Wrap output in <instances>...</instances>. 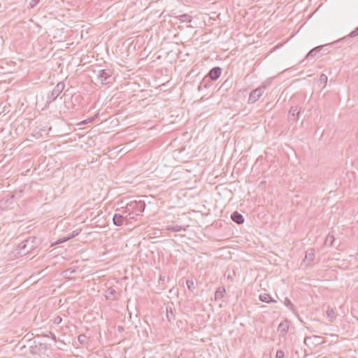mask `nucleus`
Returning a JSON list of instances; mask_svg holds the SVG:
<instances>
[{"mask_svg": "<svg viewBox=\"0 0 358 358\" xmlns=\"http://www.w3.org/2000/svg\"><path fill=\"white\" fill-rule=\"evenodd\" d=\"M266 89V86L262 85L261 87H259L255 90H253L249 96L248 103L249 104L254 103L257 101H258L260 97L262 96L264 90Z\"/></svg>", "mask_w": 358, "mask_h": 358, "instance_id": "nucleus-4", "label": "nucleus"}, {"mask_svg": "<svg viewBox=\"0 0 358 358\" xmlns=\"http://www.w3.org/2000/svg\"><path fill=\"white\" fill-rule=\"evenodd\" d=\"M87 340V336L85 334H80L78 336V341L80 344H84L85 343Z\"/></svg>", "mask_w": 358, "mask_h": 358, "instance_id": "nucleus-24", "label": "nucleus"}, {"mask_svg": "<svg viewBox=\"0 0 358 358\" xmlns=\"http://www.w3.org/2000/svg\"><path fill=\"white\" fill-rule=\"evenodd\" d=\"M35 239L36 238L31 237L20 243L16 249L17 250V254L20 255V256L29 254V250H28L27 248L28 245L29 244L30 242L34 243L35 241Z\"/></svg>", "mask_w": 358, "mask_h": 358, "instance_id": "nucleus-5", "label": "nucleus"}, {"mask_svg": "<svg viewBox=\"0 0 358 358\" xmlns=\"http://www.w3.org/2000/svg\"><path fill=\"white\" fill-rule=\"evenodd\" d=\"M171 305H173V303H171V305L168 303L166 306V313H173Z\"/></svg>", "mask_w": 358, "mask_h": 358, "instance_id": "nucleus-28", "label": "nucleus"}, {"mask_svg": "<svg viewBox=\"0 0 358 358\" xmlns=\"http://www.w3.org/2000/svg\"><path fill=\"white\" fill-rule=\"evenodd\" d=\"M315 257V250L314 249H310L306 252L305 259H307L309 262L313 260Z\"/></svg>", "mask_w": 358, "mask_h": 358, "instance_id": "nucleus-20", "label": "nucleus"}, {"mask_svg": "<svg viewBox=\"0 0 358 358\" xmlns=\"http://www.w3.org/2000/svg\"><path fill=\"white\" fill-rule=\"evenodd\" d=\"M166 278V277L165 275H160L159 278V282L160 283V282L164 281Z\"/></svg>", "mask_w": 358, "mask_h": 358, "instance_id": "nucleus-33", "label": "nucleus"}, {"mask_svg": "<svg viewBox=\"0 0 358 358\" xmlns=\"http://www.w3.org/2000/svg\"><path fill=\"white\" fill-rule=\"evenodd\" d=\"M104 295L107 300L115 301L118 299L120 294L114 287H110L106 289Z\"/></svg>", "mask_w": 358, "mask_h": 358, "instance_id": "nucleus-9", "label": "nucleus"}, {"mask_svg": "<svg viewBox=\"0 0 358 358\" xmlns=\"http://www.w3.org/2000/svg\"><path fill=\"white\" fill-rule=\"evenodd\" d=\"M259 298L263 302H266V303L275 302V301L273 300L271 296L269 294H266V293H264L263 294H260Z\"/></svg>", "mask_w": 358, "mask_h": 358, "instance_id": "nucleus-15", "label": "nucleus"}, {"mask_svg": "<svg viewBox=\"0 0 358 358\" xmlns=\"http://www.w3.org/2000/svg\"><path fill=\"white\" fill-rule=\"evenodd\" d=\"M327 80H328L327 76L325 74L322 73L320 76V78L318 80V84L320 85H325L327 83Z\"/></svg>", "mask_w": 358, "mask_h": 358, "instance_id": "nucleus-22", "label": "nucleus"}, {"mask_svg": "<svg viewBox=\"0 0 358 358\" xmlns=\"http://www.w3.org/2000/svg\"><path fill=\"white\" fill-rule=\"evenodd\" d=\"M78 234V232L77 231H73L71 235H69V236L71 237V238H74L76 236H77Z\"/></svg>", "mask_w": 358, "mask_h": 358, "instance_id": "nucleus-32", "label": "nucleus"}, {"mask_svg": "<svg viewBox=\"0 0 358 358\" xmlns=\"http://www.w3.org/2000/svg\"><path fill=\"white\" fill-rule=\"evenodd\" d=\"M186 285L189 292L194 293L196 287H195L194 282L192 280H189V279L186 280Z\"/></svg>", "mask_w": 358, "mask_h": 358, "instance_id": "nucleus-18", "label": "nucleus"}, {"mask_svg": "<svg viewBox=\"0 0 358 358\" xmlns=\"http://www.w3.org/2000/svg\"><path fill=\"white\" fill-rule=\"evenodd\" d=\"M315 342L320 343V338L317 336H311L306 338L304 341L306 345H308L309 343H315Z\"/></svg>", "mask_w": 358, "mask_h": 358, "instance_id": "nucleus-16", "label": "nucleus"}, {"mask_svg": "<svg viewBox=\"0 0 358 358\" xmlns=\"http://www.w3.org/2000/svg\"><path fill=\"white\" fill-rule=\"evenodd\" d=\"M118 329L120 331V330H122V327H118Z\"/></svg>", "mask_w": 358, "mask_h": 358, "instance_id": "nucleus-37", "label": "nucleus"}, {"mask_svg": "<svg viewBox=\"0 0 358 358\" xmlns=\"http://www.w3.org/2000/svg\"><path fill=\"white\" fill-rule=\"evenodd\" d=\"M40 1L41 0H31L29 3V7L33 8L40 2Z\"/></svg>", "mask_w": 358, "mask_h": 358, "instance_id": "nucleus-27", "label": "nucleus"}, {"mask_svg": "<svg viewBox=\"0 0 358 358\" xmlns=\"http://www.w3.org/2000/svg\"><path fill=\"white\" fill-rule=\"evenodd\" d=\"M334 315H330V314H328V316L331 317V318H333V316H334Z\"/></svg>", "mask_w": 358, "mask_h": 358, "instance_id": "nucleus-36", "label": "nucleus"}, {"mask_svg": "<svg viewBox=\"0 0 358 358\" xmlns=\"http://www.w3.org/2000/svg\"><path fill=\"white\" fill-rule=\"evenodd\" d=\"M166 230L167 231H171L178 232V231H185L186 229L184 227H182V226L176 224V225L167 226L166 227Z\"/></svg>", "mask_w": 358, "mask_h": 358, "instance_id": "nucleus-14", "label": "nucleus"}, {"mask_svg": "<svg viewBox=\"0 0 358 358\" xmlns=\"http://www.w3.org/2000/svg\"><path fill=\"white\" fill-rule=\"evenodd\" d=\"M285 305L287 306H291L292 307H293L292 302L287 299H286V300H285Z\"/></svg>", "mask_w": 358, "mask_h": 358, "instance_id": "nucleus-34", "label": "nucleus"}, {"mask_svg": "<svg viewBox=\"0 0 358 358\" xmlns=\"http://www.w3.org/2000/svg\"><path fill=\"white\" fill-rule=\"evenodd\" d=\"M231 85V82L227 79L221 85L220 88H224L226 90H228Z\"/></svg>", "mask_w": 358, "mask_h": 358, "instance_id": "nucleus-23", "label": "nucleus"}, {"mask_svg": "<svg viewBox=\"0 0 358 358\" xmlns=\"http://www.w3.org/2000/svg\"><path fill=\"white\" fill-rule=\"evenodd\" d=\"M301 110L298 109V106H292L288 113V117L293 121L296 122L299 119Z\"/></svg>", "mask_w": 358, "mask_h": 358, "instance_id": "nucleus-10", "label": "nucleus"}, {"mask_svg": "<svg viewBox=\"0 0 358 358\" xmlns=\"http://www.w3.org/2000/svg\"><path fill=\"white\" fill-rule=\"evenodd\" d=\"M329 45H318L312 50H310L306 55V59H309L310 58L315 59L316 58H319L322 55L329 52V50L327 47Z\"/></svg>", "mask_w": 358, "mask_h": 358, "instance_id": "nucleus-3", "label": "nucleus"}, {"mask_svg": "<svg viewBox=\"0 0 358 358\" xmlns=\"http://www.w3.org/2000/svg\"><path fill=\"white\" fill-rule=\"evenodd\" d=\"M225 293H226V289H225L224 287H218L215 292V300L222 299L224 297Z\"/></svg>", "mask_w": 358, "mask_h": 358, "instance_id": "nucleus-13", "label": "nucleus"}, {"mask_svg": "<svg viewBox=\"0 0 358 358\" xmlns=\"http://www.w3.org/2000/svg\"><path fill=\"white\" fill-rule=\"evenodd\" d=\"M358 36V27L352 31L347 36L341 39L342 41H345L348 38H353Z\"/></svg>", "mask_w": 358, "mask_h": 358, "instance_id": "nucleus-21", "label": "nucleus"}, {"mask_svg": "<svg viewBox=\"0 0 358 358\" xmlns=\"http://www.w3.org/2000/svg\"><path fill=\"white\" fill-rule=\"evenodd\" d=\"M71 239V237H69V236H65L64 238H62L60 239H59L55 243L56 244H58V243H64L69 240Z\"/></svg>", "mask_w": 358, "mask_h": 358, "instance_id": "nucleus-26", "label": "nucleus"}, {"mask_svg": "<svg viewBox=\"0 0 358 358\" xmlns=\"http://www.w3.org/2000/svg\"><path fill=\"white\" fill-rule=\"evenodd\" d=\"M204 87H206V88H207V87H208V86H207V85H206V84H205V85H204Z\"/></svg>", "mask_w": 358, "mask_h": 358, "instance_id": "nucleus-38", "label": "nucleus"}, {"mask_svg": "<svg viewBox=\"0 0 358 358\" xmlns=\"http://www.w3.org/2000/svg\"><path fill=\"white\" fill-rule=\"evenodd\" d=\"M65 87V84L64 82H59L57 84V85L54 87L52 90L51 94L48 96V99H50V101H55L59 95L61 94V92L64 90Z\"/></svg>", "mask_w": 358, "mask_h": 358, "instance_id": "nucleus-6", "label": "nucleus"}, {"mask_svg": "<svg viewBox=\"0 0 358 358\" xmlns=\"http://www.w3.org/2000/svg\"><path fill=\"white\" fill-rule=\"evenodd\" d=\"M227 278H228L229 280H233V278H232V276H231L230 274H228V275H227Z\"/></svg>", "mask_w": 358, "mask_h": 358, "instance_id": "nucleus-35", "label": "nucleus"}, {"mask_svg": "<svg viewBox=\"0 0 358 358\" xmlns=\"http://www.w3.org/2000/svg\"><path fill=\"white\" fill-rule=\"evenodd\" d=\"M334 241H335L334 236L333 235L329 234L327 235V236L326 237L325 244L330 247H333Z\"/></svg>", "mask_w": 358, "mask_h": 358, "instance_id": "nucleus-19", "label": "nucleus"}, {"mask_svg": "<svg viewBox=\"0 0 358 358\" xmlns=\"http://www.w3.org/2000/svg\"><path fill=\"white\" fill-rule=\"evenodd\" d=\"M129 215L123 214V209H122V213H115L113 217V224L117 227L122 226L124 221L129 222Z\"/></svg>", "mask_w": 358, "mask_h": 358, "instance_id": "nucleus-7", "label": "nucleus"}, {"mask_svg": "<svg viewBox=\"0 0 358 358\" xmlns=\"http://www.w3.org/2000/svg\"><path fill=\"white\" fill-rule=\"evenodd\" d=\"M285 352L284 351L279 350L276 352L275 358H284Z\"/></svg>", "mask_w": 358, "mask_h": 358, "instance_id": "nucleus-25", "label": "nucleus"}, {"mask_svg": "<svg viewBox=\"0 0 358 358\" xmlns=\"http://www.w3.org/2000/svg\"><path fill=\"white\" fill-rule=\"evenodd\" d=\"M176 18L182 22H190L192 21V17L188 14L178 15Z\"/></svg>", "mask_w": 358, "mask_h": 358, "instance_id": "nucleus-17", "label": "nucleus"}, {"mask_svg": "<svg viewBox=\"0 0 358 358\" xmlns=\"http://www.w3.org/2000/svg\"><path fill=\"white\" fill-rule=\"evenodd\" d=\"M278 331L280 332V334L282 336H284L289 330V325L287 324V322H283L280 323L278 328Z\"/></svg>", "mask_w": 358, "mask_h": 358, "instance_id": "nucleus-12", "label": "nucleus"}, {"mask_svg": "<svg viewBox=\"0 0 358 358\" xmlns=\"http://www.w3.org/2000/svg\"><path fill=\"white\" fill-rule=\"evenodd\" d=\"M46 336L51 337L53 341H56V336L53 333L49 331L48 334H47Z\"/></svg>", "mask_w": 358, "mask_h": 358, "instance_id": "nucleus-30", "label": "nucleus"}, {"mask_svg": "<svg viewBox=\"0 0 358 358\" xmlns=\"http://www.w3.org/2000/svg\"><path fill=\"white\" fill-rule=\"evenodd\" d=\"M61 322H62V317H60L59 316L56 317L54 320L55 324H59Z\"/></svg>", "mask_w": 358, "mask_h": 358, "instance_id": "nucleus-31", "label": "nucleus"}, {"mask_svg": "<svg viewBox=\"0 0 358 358\" xmlns=\"http://www.w3.org/2000/svg\"><path fill=\"white\" fill-rule=\"evenodd\" d=\"M222 69L220 66H215L212 68L208 73L206 78H209L211 80H217L221 76Z\"/></svg>", "mask_w": 358, "mask_h": 358, "instance_id": "nucleus-8", "label": "nucleus"}, {"mask_svg": "<svg viewBox=\"0 0 358 358\" xmlns=\"http://www.w3.org/2000/svg\"><path fill=\"white\" fill-rule=\"evenodd\" d=\"M36 248V245H34V243H31L30 242L29 244L28 245V250H29V253L31 252L32 250H34V248Z\"/></svg>", "mask_w": 358, "mask_h": 358, "instance_id": "nucleus-29", "label": "nucleus"}, {"mask_svg": "<svg viewBox=\"0 0 358 358\" xmlns=\"http://www.w3.org/2000/svg\"><path fill=\"white\" fill-rule=\"evenodd\" d=\"M146 205L143 200H133L122 206L123 214H127L129 220H136V216H142Z\"/></svg>", "mask_w": 358, "mask_h": 358, "instance_id": "nucleus-1", "label": "nucleus"}, {"mask_svg": "<svg viewBox=\"0 0 358 358\" xmlns=\"http://www.w3.org/2000/svg\"><path fill=\"white\" fill-rule=\"evenodd\" d=\"M113 70L111 69H101L98 71L97 82L101 85H108L113 83Z\"/></svg>", "mask_w": 358, "mask_h": 358, "instance_id": "nucleus-2", "label": "nucleus"}, {"mask_svg": "<svg viewBox=\"0 0 358 358\" xmlns=\"http://www.w3.org/2000/svg\"><path fill=\"white\" fill-rule=\"evenodd\" d=\"M231 219L237 224H242L245 221L243 216L238 211H234L231 213Z\"/></svg>", "mask_w": 358, "mask_h": 358, "instance_id": "nucleus-11", "label": "nucleus"}, {"mask_svg": "<svg viewBox=\"0 0 358 358\" xmlns=\"http://www.w3.org/2000/svg\"><path fill=\"white\" fill-rule=\"evenodd\" d=\"M329 313H329V310H328L327 311V314H329Z\"/></svg>", "mask_w": 358, "mask_h": 358, "instance_id": "nucleus-39", "label": "nucleus"}]
</instances>
